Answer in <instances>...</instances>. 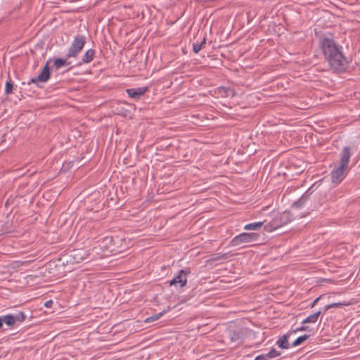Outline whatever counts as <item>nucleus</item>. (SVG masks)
Here are the masks:
<instances>
[{"label":"nucleus","instance_id":"7","mask_svg":"<svg viewBox=\"0 0 360 360\" xmlns=\"http://www.w3.org/2000/svg\"><path fill=\"white\" fill-rule=\"evenodd\" d=\"M148 86L131 88L127 89L126 92L130 98L134 100H139L141 96L148 91Z\"/></svg>","mask_w":360,"mask_h":360},{"label":"nucleus","instance_id":"3","mask_svg":"<svg viewBox=\"0 0 360 360\" xmlns=\"http://www.w3.org/2000/svg\"><path fill=\"white\" fill-rule=\"evenodd\" d=\"M86 44V37L82 34H77L68 49L66 58H76Z\"/></svg>","mask_w":360,"mask_h":360},{"label":"nucleus","instance_id":"31","mask_svg":"<svg viewBox=\"0 0 360 360\" xmlns=\"http://www.w3.org/2000/svg\"><path fill=\"white\" fill-rule=\"evenodd\" d=\"M3 326V320H2V317L0 316V328H1Z\"/></svg>","mask_w":360,"mask_h":360},{"label":"nucleus","instance_id":"8","mask_svg":"<svg viewBox=\"0 0 360 360\" xmlns=\"http://www.w3.org/2000/svg\"><path fill=\"white\" fill-rule=\"evenodd\" d=\"M214 94L217 97L228 98L233 97L236 95L235 91L231 87L221 86L214 90Z\"/></svg>","mask_w":360,"mask_h":360},{"label":"nucleus","instance_id":"10","mask_svg":"<svg viewBox=\"0 0 360 360\" xmlns=\"http://www.w3.org/2000/svg\"><path fill=\"white\" fill-rule=\"evenodd\" d=\"M291 333H287L283 336L280 337L277 341L276 345L281 349H289L290 347V345L288 342Z\"/></svg>","mask_w":360,"mask_h":360},{"label":"nucleus","instance_id":"16","mask_svg":"<svg viewBox=\"0 0 360 360\" xmlns=\"http://www.w3.org/2000/svg\"><path fill=\"white\" fill-rule=\"evenodd\" d=\"M3 323H6L7 326L12 327L15 325V319H13L12 314H7L1 316Z\"/></svg>","mask_w":360,"mask_h":360},{"label":"nucleus","instance_id":"2","mask_svg":"<svg viewBox=\"0 0 360 360\" xmlns=\"http://www.w3.org/2000/svg\"><path fill=\"white\" fill-rule=\"evenodd\" d=\"M351 158V148L345 146L340 153V162L330 172L331 183L334 186L339 185L347 175L349 167V162Z\"/></svg>","mask_w":360,"mask_h":360},{"label":"nucleus","instance_id":"25","mask_svg":"<svg viewBox=\"0 0 360 360\" xmlns=\"http://www.w3.org/2000/svg\"><path fill=\"white\" fill-rule=\"evenodd\" d=\"M162 312H160V313H158L155 315H153V316H151L150 317H148L147 319H146V321H156L158 319H159L162 315Z\"/></svg>","mask_w":360,"mask_h":360},{"label":"nucleus","instance_id":"19","mask_svg":"<svg viewBox=\"0 0 360 360\" xmlns=\"http://www.w3.org/2000/svg\"><path fill=\"white\" fill-rule=\"evenodd\" d=\"M350 304H351V303H349V302H335V303H332V304H328V305L325 306V307L323 309V311L326 312V311H328L330 309L333 308V307H341V306H348V305H350Z\"/></svg>","mask_w":360,"mask_h":360},{"label":"nucleus","instance_id":"30","mask_svg":"<svg viewBox=\"0 0 360 360\" xmlns=\"http://www.w3.org/2000/svg\"><path fill=\"white\" fill-rule=\"evenodd\" d=\"M307 326H300V328H297V329H295V330H294V333H296V332H297V331L307 330Z\"/></svg>","mask_w":360,"mask_h":360},{"label":"nucleus","instance_id":"17","mask_svg":"<svg viewBox=\"0 0 360 360\" xmlns=\"http://www.w3.org/2000/svg\"><path fill=\"white\" fill-rule=\"evenodd\" d=\"M206 44V37L204 36L202 41L200 43H193V51L195 53H199V51L202 49L204 45Z\"/></svg>","mask_w":360,"mask_h":360},{"label":"nucleus","instance_id":"13","mask_svg":"<svg viewBox=\"0 0 360 360\" xmlns=\"http://www.w3.org/2000/svg\"><path fill=\"white\" fill-rule=\"evenodd\" d=\"M321 314V311H319L313 314L307 316L304 320L302 321V323H316L318 320L319 316Z\"/></svg>","mask_w":360,"mask_h":360},{"label":"nucleus","instance_id":"20","mask_svg":"<svg viewBox=\"0 0 360 360\" xmlns=\"http://www.w3.org/2000/svg\"><path fill=\"white\" fill-rule=\"evenodd\" d=\"M309 335H303L302 336L298 337L292 344V347H297L301 345L303 342L309 339Z\"/></svg>","mask_w":360,"mask_h":360},{"label":"nucleus","instance_id":"26","mask_svg":"<svg viewBox=\"0 0 360 360\" xmlns=\"http://www.w3.org/2000/svg\"><path fill=\"white\" fill-rule=\"evenodd\" d=\"M268 356V353L262 354L261 355L256 356L255 360H271L270 357H269Z\"/></svg>","mask_w":360,"mask_h":360},{"label":"nucleus","instance_id":"14","mask_svg":"<svg viewBox=\"0 0 360 360\" xmlns=\"http://www.w3.org/2000/svg\"><path fill=\"white\" fill-rule=\"evenodd\" d=\"M68 58H56L53 62V65L56 69H59L64 65H69L70 64V61L67 60Z\"/></svg>","mask_w":360,"mask_h":360},{"label":"nucleus","instance_id":"29","mask_svg":"<svg viewBox=\"0 0 360 360\" xmlns=\"http://www.w3.org/2000/svg\"><path fill=\"white\" fill-rule=\"evenodd\" d=\"M53 302L50 300H48L46 301L45 303H44V306L47 308H50L51 307L52 304H53Z\"/></svg>","mask_w":360,"mask_h":360},{"label":"nucleus","instance_id":"1","mask_svg":"<svg viewBox=\"0 0 360 360\" xmlns=\"http://www.w3.org/2000/svg\"><path fill=\"white\" fill-rule=\"evenodd\" d=\"M320 48L326 61L333 72L342 73L347 70L349 62L342 53V47L333 39L322 37L320 39Z\"/></svg>","mask_w":360,"mask_h":360},{"label":"nucleus","instance_id":"24","mask_svg":"<svg viewBox=\"0 0 360 360\" xmlns=\"http://www.w3.org/2000/svg\"><path fill=\"white\" fill-rule=\"evenodd\" d=\"M279 226V225H273V222H270L268 224L264 226V229L266 231H271L273 229H276Z\"/></svg>","mask_w":360,"mask_h":360},{"label":"nucleus","instance_id":"22","mask_svg":"<svg viewBox=\"0 0 360 360\" xmlns=\"http://www.w3.org/2000/svg\"><path fill=\"white\" fill-rule=\"evenodd\" d=\"M281 352L276 349L273 348L268 352V356L270 357V359H274L279 356L281 355Z\"/></svg>","mask_w":360,"mask_h":360},{"label":"nucleus","instance_id":"4","mask_svg":"<svg viewBox=\"0 0 360 360\" xmlns=\"http://www.w3.org/2000/svg\"><path fill=\"white\" fill-rule=\"evenodd\" d=\"M259 238V234L257 233H247L243 232L235 236L231 240L232 246H238L243 243H248L257 241Z\"/></svg>","mask_w":360,"mask_h":360},{"label":"nucleus","instance_id":"23","mask_svg":"<svg viewBox=\"0 0 360 360\" xmlns=\"http://www.w3.org/2000/svg\"><path fill=\"white\" fill-rule=\"evenodd\" d=\"M229 258L228 253H218L215 257L212 259L214 261L220 260V259H226Z\"/></svg>","mask_w":360,"mask_h":360},{"label":"nucleus","instance_id":"27","mask_svg":"<svg viewBox=\"0 0 360 360\" xmlns=\"http://www.w3.org/2000/svg\"><path fill=\"white\" fill-rule=\"evenodd\" d=\"M240 338L239 333L233 332V334L231 336V340L232 342H236Z\"/></svg>","mask_w":360,"mask_h":360},{"label":"nucleus","instance_id":"5","mask_svg":"<svg viewBox=\"0 0 360 360\" xmlns=\"http://www.w3.org/2000/svg\"><path fill=\"white\" fill-rule=\"evenodd\" d=\"M190 268L181 269L177 274L169 281V285L183 288L187 283V277L191 274Z\"/></svg>","mask_w":360,"mask_h":360},{"label":"nucleus","instance_id":"9","mask_svg":"<svg viewBox=\"0 0 360 360\" xmlns=\"http://www.w3.org/2000/svg\"><path fill=\"white\" fill-rule=\"evenodd\" d=\"M96 51L93 49H88L84 54L82 56L81 60L77 64V66H80L82 64H86L91 62L95 56Z\"/></svg>","mask_w":360,"mask_h":360},{"label":"nucleus","instance_id":"18","mask_svg":"<svg viewBox=\"0 0 360 360\" xmlns=\"http://www.w3.org/2000/svg\"><path fill=\"white\" fill-rule=\"evenodd\" d=\"M13 319H15V324L16 323H22L26 319V315L23 311H18L16 314H12Z\"/></svg>","mask_w":360,"mask_h":360},{"label":"nucleus","instance_id":"15","mask_svg":"<svg viewBox=\"0 0 360 360\" xmlns=\"http://www.w3.org/2000/svg\"><path fill=\"white\" fill-rule=\"evenodd\" d=\"M263 221L253 222L248 224L244 226L245 230H259L263 226Z\"/></svg>","mask_w":360,"mask_h":360},{"label":"nucleus","instance_id":"6","mask_svg":"<svg viewBox=\"0 0 360 360\" xmlns=\"http://www.w3.org/2000/svg\"><path fill=\"white\" fill-rule=\"evenodd\" d=\"M50 78V70L49 68V63L47 62L44 67L42 68L41 71L39 74V75L36 77L31 78L27 84L30 85L31 84H34L37 86H39V82H46Z\"/></svg>","mask_w":360,"mask_h":360},{"label":"nucleus","instance_id":"12","mask_svg":"<svg viewBox=\"0 0 360 360\" xmlns=\"http://www.w3.org/2000/svg\"><path fill=\"white\" fill-rule=\"evenodd\" d=\"M112 243V237L106 236L103 238V240L101 243V248H105L106 250H109L110 252H112L114 250V249H113V245Z\"/></svg>","mask_w":360,"mask_h":360},{"label":"nucleus","instance_id":"11","mask_svg":"<svg viewBox=\"0 0 360 360\" xmlns=\"http://www.w3.org/2000/svg\"><path fill=\"white\" fill-rule=\"evenodd\" d=\"M311 193L309 191H306L297 200L295 201L292 203V207H295L297 209L302 207L306 202L309 200V195Z\"/></svg>","mask_w":360,"mask_h":360},{"label":"nucleus","instance_id":"28","mask_svg":"<svg viewBox=\"0 0 360 360\" xmlns=\"http://www.w3.org/2000/svg\"><path fill=\"white\" fill-rule=\"evenodd\" d=\"M321 298V296H319L317 298H316L313 302L310 305V308H313L314 307V306L317 304V302L319 301V300Z\"/></svg>","mask_w":360,"mask_h":360},{"label":"nucleus","instance_id":"21","mask_svg":"<svg viewBox=\"0 0 360 360\" xmlns=\"http://www.w3.org/2000/svg\"><path fill=\"white\" fill-rule=\"evenodd\" d=\"M13 85L11 79L7 80L5 85V94L8 95L13 92Z\"/></svg>","mask_w":360,"mask_h":360}]
</instances>
